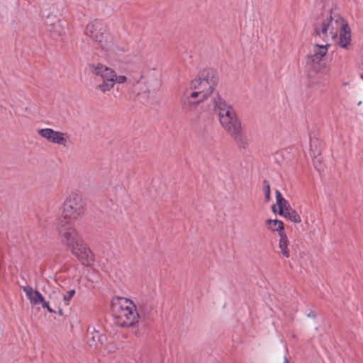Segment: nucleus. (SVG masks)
<instances>
[{"instance_id": "1", "label": "nucleus", "mask_w": 363, "mask_h": 363, "mask_svg": "<svg viewBox=\"0 0 363 363\" xmlns=\"http://www.w3.org/2000/svg\"><path fill=\"white\" fill-rule=\"evenodd\" d=\"M218 83L217 72L211 68L200 69L182 96V104L191 108L206 101Z\"/></svg>"}, {"instance_id": "2", "label": "nucleus", "mask_w": 363, "mask_h": 363, "mask_svg": "<svg viewBox=\"0 0 363 363\" xmlns=\"http://www.w3.org/2000/svg\"><path fill=\"white\" fill-rule=\"evenodd\" d=\"M214 111L223 128L231 136L241 138L242 125L233 108L221 97L214 99Z\"/></svg>"}, {"instance_id": "3", "label": "nucleus", "mask_w": 363, "mask_h": 363, "mask_svg": "<svg viewBox=\"0 0 363 363\" xmlns=\"http://www.w3.org/2000/svg\"><path fill=\"white\" fill-rule=\"evenodd\" d=\"M345 22V20L337 13L329 12L323 14L315 21L314 26L315 36L326 43L335 40Z\"/></svg>"}, {"instance_id": "4", "label": "nucleus", "mask_w": 363, "mask_h": 363, "mask_svg": "<svg viewBox=\"0 0 363 363\" xmlns=\"http://www.w3.org/2000/svg\"><path fill=\"white\" fill-rule=\"evenodd\" d=\"M112 311L116 324L121 327H130L139 320L135 305L125 298L117 297L112 301Z\"/></svg>"}, {"instance_id": "5", "label": "nucleus", "mask_w": 363, "mask_h": 363, "mask_svg": "<svg viewBox=\"0 0 363 363\" xmlns=\"http://www.w3.org/2000/svg\"><path fill=\"white\" fill-rule=\"evenodd\" d=\"M86 34L104 50L106 55L110 57H121L125 52L123 47L106 30L98 28L94 24H89L86 27Z\"/></svg>"}, {"instance_id": "6", "label": "nucleus", "mask_w": 363, "mask_h": 363, "mask_svg": "<svg viewBox=\"0 0 363 363\" xmlns=\"http://www.w3.org/2000/svg\"><path fill=\"white\" fill-rule=\"evenodd\" d=\"M84 201L82 196L76 191L69 193L66 198L59 220L71 221L80 218L84 213Z\"/></svg>"}, {"instance_id": "7", "label": "nucleus", "mask_w": 363, "mask_h": 363, "mask_svg": "<svg viewBox=\"0 0 363 363\" xmlns=\"http://www.w3.org/2000/svg\"><path fill=\"white\" fill-rule=\"evenodd\" d=\"M265 225L269 231L278 234L279 252L285 258H289L290 257V241L285 232L284 223L278 219H267L265 220Z\"/></svg>"}, {"instance_id": "8", "label": "nucleus", "mask_w": 363, "mask_h": 363, "mask_svg": "<svg viewBox=\"0 0 363 363\" xmlns=\"http://www.w3.org/2000/svg\"><path fill=\"white\" fill-rule=\"evenodd\" d=\"M91 72L101 78L102 83L97 86L101 92L108 91L113 87L114 70L102 64H97L91 67Z\"/></svg>"}, {"instance_id": "9", "label": "nucleus", "mask_w": 363, "mask_h": 363, "mask_svg": "<svg viewBox=\"0 0 363 363\" xmlns=\"http://www.w3.org/2000/svg\"><path fill=\"white\" fill-rule=\"evenodd\" d=\"M69 223L68 220H59L57 226L62 241L68 248L82 240L77 230Z\"/></svg>"}, {"instance_id": "10", "label": "nucleus", "mask_w": 363, "mask_h": 363, "mask_svg": "<svg viewBox=\"0 0 363 363\" xmlns=\"http://www.w3.org/2000/svg\"><path fill=\"white\" fill-rule=\"evenodd\" d=\"M38 135L50 143L66 146L69 143L67 133L46 128L38 130Z\"/></svg>"}, {"instance_id": "11", "label": "nucleus", "mask_w": 363, "mask_h": 363, "mask_svg": "<svg viewBox=\"0 0 363 363\" xmlns=\"http://www.w3.org/2000/svg\"><path fill=\"white\" fill-rule=\"evenodd\" d=\"M23 291L26 293L31 305L40 304L43 308H46L50 313H55V311L50 308L48 303L45 301L43 296L32 286L26 285L22 287Z\"/></svg>"}, {"instance_id": "12", "label": "nucleus", "mask_w": 363, "mask_h": 363, "mask_svg": "<svg viewBox=\"0 0 363 363\" xmlns=\"http://www.w3.org/2000/svg\"><path fill=\"white\" fill-rule=\"evenodd\" d=\"M72 254L83 264L89 265L93 262V255L91 250L86 246L82 240L69 248Z\"/></svg>"}, {"instance_id": "13", "label": "nucleus", "mask_w": 363, "mask_h": 363, "mask_svg": "<svg viewBox=\"0 0 363 363\" xmlns=\"http://www.w3.org/2000/svg\"><path fill=\"white\" fill-rule=\"evenodd\" d=\"M336 40L337 45L342 49L350 50L352 48V30L346 21L344 23V26H342L341 29H340L338 36Z\"/></svg>"}, {"instance_id": "14", "label": "nucleus", "mask_w": 363, "mask_h": 363, "mask_svg": "<svg viewBox=\"0 0 363 363\" xmlns=\"http://www.w3.org/2000/svg\"><path fill=\"white\" fill-rule=\"evenodd\" d=\"M329 46L328 43L325 45L315 44L313 45V54L310 56V59L314 68L316 65H320L321 60L327 55Z\"/></svg>"}, {"instance_id": "15", "label": "nucleus", "mask_w": 363, "mask_h": 363, "mask_svg": "<svg viewBox=\"0 0 363 363\" xmlns=\"http://www.w3.org/2000/svg\"><path fill=\"white\" fill-rule=\"evenodd\" d=\"M161 88V82L156 78L147 79L141 88V93L147 96H153L157 93Z\"/></svg>"}, {"instance_id": "16", "label": "nucleus", "mask_w": 363, "mask_h": 363, "mask_svg": "<svg viewBox=\"0 0 363 363\" xmlns=\"http://www.w3.org/2000/svg\"><path fill=\"white\" fill-rule=\"evenodd\" d=\"M45 24L50 32L60 35L62 30V23L60 19L55 16H48Z\"/></svg>"}, {"instance_id": "17", "label": "nucleus", "mask_w": 363, "mask_h": 363, "mask_svg": "<svg viewBox=\"0 0 363 363\" xmlns=\"http://www.w3.org/2000/svg\"><path fill=\"white\" fill-rule=\"evenodd\" d=\"M104 337L98 331H89L86 335V342L90 347H96L98 344L101 343Z\"/></svg>"}, {"instance_id": "18", "label": "nucleus", "mask_w": 363, "mask_h": 363, "mask_svg": "<svg viewBox=\"0 0 363 363\" xmlns=\"http://www.w3.org/2000/svg\"><path fill=\"white\" fill-rule=\"evenodd\" d=\"M280 216L284 217L285 218L289 220L290 221L296 224H298L301 222V216L291 207L288 208V209L284 211L283 214H280Z\"/></svg>"}, {"instance_id": "19", "label": "nucleus", "mask_w": 363, "mask_h": 363, "mask_svg": "<svg viewBox=\"0 0 363 363\" xmlns=\"http://www.w3.org/2000/svg\"><path fill=\"white\" fill-rule=\"evenodd\" d=\"M275 194H276L277 205L278 206V208H279L278 213L279 215L283 214L284 211L287 210L288 208H290L291 206H290L289 202L284 198H283L281 192L279 190L276 191Z\"/></svg>"}, {"instance_id": "20", "label": "nucleus", "mask_w": 363, "mask_h": 363, "mask_svg": "<svg viewBox=\"0 0 363 363\" xmlns=\"http://www.w3.org/2000/svg\"><path fill=\"white\" fill-rule=\"evenodd\" d=\"M126 82H127V77L125 75L117 76L116 74L115 73V76L113 78V85L116 83L125 84Z\"/></svg>"}, {"instance_id": "21", "label": "nucleus", "mask_w": 363, "mask_h": 363, "mask_svg": "<svg viewBox=\"0 0 363 363\" xmlns=\"http://www.w3.org/2000/svg\"><path fill=\"white\" fill-rule=\"evenodd\" d=\"M264 195H265V201H266V202H269L271 199V196H270V186L268 183L264 187Z\"/></svg>"}, {"instance_id": "22", "label": "nucleus", "mask_w": 363, "mask_h": 363, "mask_svg": "<svg viewBox=\"0 0 363 363\" xmlns=\"http://www.w3.org/2000/svg\"><path fill=\"white\" fill-rule=\"evenodd\" d=\"M74 294L75 291L74 289L69 290L65 295H64L63 300L67 303L72 299Z\"/></svg>"}, {"instance_id": "23", "label": "nucleus", "mask_w": 363, "mask_h": 363, "mask_svg": "<svg viewBox=\"0 0 363 363\" xmlns=\"http://www.w3.org/2000/svg\"><path fill=\"white\" fill-rule=\"evenodd\" d=\"M357 94L359 99L358 106H361L363 103V87H360L358 89Z\"/></svg>"}, {"instance_id": "24", "label": "nucleus", "mask_w": 363, "mask_h": 363, "mask_svg": "<svg viewBox=\"0 0 363 363\" xmlns=\"http://www.w3.org/2000/svg\"><path fill=\"white\" fill-rule=\"evenodd\" d=\"M281 363H290L288 358L286 356L282 357L280 359Z\"/></svg>"}, {"instance_id": "25", "label": "nucleus", "mask_w": 363, "mask_h": 363, "mask_svg": "<svg viewBox=\"0 0 363 363\" xmlns=\"http://www.w3.org/2000/svg\"><path fill=\"white\" fill-rule=\"evenodd\" d=\"M307 316H308V318H315L316 315H315V313L314 312L311 311V312H310V313L307 315Z\"/></svg>"}, {"instance_id": "26", "label": "nucleus", "mask_w": 363, "mask_h": 363, "mask_svg": "<svg viewBox=\"0 0 363 363\" xmlns=\"http://www.w3.org/2000/svg\"><path fill=\"white\" fill-rule=\"evenodd\" d=\"M59 313H60V315H62V309H60V310H59Z\"/></svg>"}, {"instance_id": "27", "label": "nucleus", "mask_w": 363, "mask_h": 363, "mask_svg": "<svg viewBox=\"0 0 363 363\" xmlns=\"http://www.w3.org/2000/svg\"><path fill=\"white\" fill-rule=\"evenodd\" d=\"M272 211H273V212H275V206H272Z\"/></svg>"}]
</instances>
